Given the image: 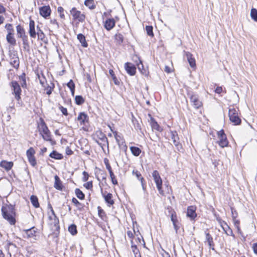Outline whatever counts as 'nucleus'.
<instances>
[{
    "mask_svg": "<svg viewBox=\"0 0 257 257\" xmlns=\"http://www.w3.org/2000/svg\"><path fill=\"white\" fill-rule=\"evenodd\" d=\"M29 34L31 37L35 38L36 32L35 31V22L31 20L29 23Z\"/></svg>",
    "mask_w": 257,
    "mask_h": 257,
    "instance_id": "6ab92c4d",
    "label": "nucleus"
},
{
    "mask_svg": "<svg viewBox=\"0 0 257 257\" xmlns=\"http://www.w3.org/2000/svg\"><path fill=\"white\" fill-rule=\"evenodd\" d=\"M233 223L235 226H239L240 221L239 220L236 219V218L233 219Z\"/></svg>",
    "mask_w": 257,
    "mask_h": 257,
    "instance_id": "774afa93",
    "label": "nucleus"
},
{
    "mask_svg": "<svg viewBox=\"0 0 257 257\" xmlns=\"http://www.w3.org/2000/svg\"><path fill=\"white\" fill-rule=\"evenodd\" d=\"M206 234V240L208 242V244L210 247H213L214 246V243L213 241V238L211 235L209 233H205Z\"/></svg>",
    "mask_w": 257,
    "mask_h": 257,
    "instance_id": "72a5a7b5",
    "label": "nucleus"
},
{
    "mask_svg": "<svg viewBox=\"0 0 257 257\" xmlns=\"http://www.w3.org/2000/svg\"><path fill=\"white\" fill-rule=\"evenodd\" d=\"M72 16L73 20H77L79 22H83L85 19V15L81 11L77 10L76 8H73L70 11Z\"/></svg>",
    "mask_w": 257,
    "mask_h": 257,
    "instance_id": "39448f33",
    "label": "nucleus"
},
{
    "mask_svg": "<svg viewBox=\"0 0 257 257\" xmlns=\"http://www.w3.org/2000/svg\"><path fill=\"white\" fill-rule=\"evenodd\" d=\"M11 86L12 87L13 93L15 94L16 99L19 101L21 99V89L20 85L18 82L13 81L11 83Z\"/></svg>",
    "mask_w": 257,
    "mask_h": 257,
    "instance_id": "6e6552de",
    "label": "nucleus"
},
{
    "mask_svg": "<svg viewBox=\"0 0 257 257\" xmlns=\"http://www.w3.org/2000/svg\"><path fill=\"white\" fill-rule=\"evenodd\" d=\"M58 13L59 14L60 18L62 19H65L64 10L62 7H59L57 9Z\"/></svg>",
    "mask_w": 257,
    "mask_h": 257,
    "instance_id": "a18cd8bd",
    "label": "nucleus"
},
{
    "mask_svg": "<svg viewBox=\"0 0 257 257\" xmlns=\"http://www.w3.org/2000/svg\"><path fill=\"white\" fill-rule=\"evenodd\" d=\"M40 15L45 19H48L51 14V10L49 6H44L39 8Z\"/></svg>",
    "mask_w": 257,
    "mask_h": 257,
    "instance_id": "1a4fd4ad",
    "label": "nucleus"
},
{
    "mask_svg": "<svg viewBox=\"0 0 257 257\" xmlns=\"http://www.w3.org/2000/svg\"><path fill=\"white\" fill-rule=\"evenodd\" d=\"M132 174L134 176H135L138 180L141 181V185L142 186V188L143 190H146V187L145 186V183H144V179L142 176V175L141 173L138 171V170H134L132 172Z\"/></svg>",
    "mask_w": 257,
    "mask_h": 257,
    "instance_id": "a211bd4d",
    "label": "nucleus"
},
{
    "mask_svg": "<svg viewBox=\"0 0 257 257\" xmlns=\"http://www.w3.org/2000/svg\"><path fill=\"white\" fill-rule=\"evenodd\" d=\"M72 202L76 205L80 204V202L77 200V199L74 197L72 198Z\"/></svg>",
    "mask_w": 257,
    "mask_h": 257,
    "instance_id": "338daca9",
    "label": "nucleus"
},
{
    "mask_svg": "<svg viewBox=\"0 0 257 257\" xmlns=\"http://www.w3.org/2000/svg\"><path fill=\"white\" fill-rule=\"evenodd\" d=\"M54 179L55 183L54 187L58 190H62L63 188V185L59 177L57 175H56L55 176Z\"/></svg>",
    "mask_w": 257,
    "mask_h": 257,
    "instance_id": "412c9836",
    "label": "nucleus"
},
{
    "mask_svg": "<svg viewBox=\"0 0 257 257\" xmlns=\"http://www.w3.org/2000/svg\"><path fill=\"white\" fill-rule=\"evenodd\" d=\"M24 232V236L25 237H27L28 238H34V239H36L37 231L35 229L34 227L31 228L29 229L25 230Z\"/></svg>",
    "mask_w": 257,
    "mask_h": 257,
    "instance_id": "4468645a",
    "label": "nucleus"
},
{
    "mask_svg": "<svg viewBox=\"0 0 257 257\" xmlns=\"http://www.w3.org/2000/svg\"><path fill=\"white\" fill-rule=\"evenodd\" d=\"M6 8L3 6V5L0 4V14H3L6 12Z\"/></svg>",
    "mask_w": 257,
    "mask_h": 257,
    "instance_id": "680f3d73",
    "label": "nucleus"
},
{
    "mask_svg": "<svg viewBox=\"0 0 257 257\" xmlns=\"http://www.w3.org/2000/svg\"><path fill=\"white\" fill-rule=\"evenodd\" d=\"M169 134H170L169 137L171 138V140L173 141V143L174 145L179 150V147H181V145L180 144V143H179V138L177 133L176 131H170Z\"/></svg>",
    "mask_w": 257,
    "mask_h": 257,
    "instance_id": "9d476101",
    "label": "nucleus"
},
{
    "mask_svg": "<svg viewBox=\"0 0 257 257\" xmlns=\"http://www.w3.org/2000/svg\"><path fill=\"white\" fill-rule=\"evenodd\" d=\"M66 153L68 155H71L73 154V152L69 148H67L66 149Z\"/></svg>",
    "mask_w": 257,
    "mask_h": 257,
    "instance_id": "0e129e2a",
    "label": "nucleus"
},
{
    "mask_svg": "<svg viewBox=\"0 0 257 257\" xmlns=\"http://www.w3.org/2000/svg\"><path fill=\"white\" fill-rule=\"evenodd\" d=\"M109 173L110 175V177L111 178L112 183L114 185L117 184V181L116 179L115 178V177L113 172L111 171V172H109Z\"/></svg>",
    "mask_w": 257,
    "mask_h": 257,
    "instance_id": "de8ad7c7",
    "label": "nucleus"
},
{
    "mask_svg": "<svg viewBox=\"0 0 257 257\" xmlns=\"http://www.w3.org/2000/svg\"><path fill=\"white\" fill-rule=\"evenodd\" d=\"M109 74L111 75L112 79L116 85H119V81L118 80L116 76H115L114 73L112 69H110L109 70Z\"/></svg>",
    "mask_w": 257,
    "mask_h": 257,
    "instance_id": "e433bc0d",
    "label": "nucleus"
},
{
    "mask_svg": "<svg viewBox=\"0 0 257 257\" xmlns=\"http://www.w3.org/2000/svg\"><path fill=\"white\" fill-rule=\"evenodd\" d=\"M104 163L106 166V169L108 170V172H110L112 171L111 167L109 164V160L107 158H105L104 159Z\"/></svg>",
    "mask_w": 257,
    "mask_h": 257,
    "instance_id": "09e8293b",
    "label": "nucleus"
},
{
    "mask_svg": "<svg viewBox=\"0 0 257 257\" xmlns=\"http://www.w3.org/2000/svg\"><path fill=\"white\" fill-rule=\"evenodd\" d=\"M153 29V27L151 26H147L146 27V30L147 31V33L148 35H149V36H151V37L154 36Z\"/></svg>",
    "mask_w": 257,
    "mask_h": 257,
    "instance_id": "c03bdc74",
    "label": "nucleus"
},
{
    "mask_svg": "<svg viewBox=\"0 0 257 257\" xmlns=\"http://www.w3.org/2000/svg\"><path fill=\"white\" fill-rule=\"evenodd\" d=\"M190 101L196 108H199L202 105V102L199 100L198 96L196 94L191 95Z\"/></svg>",
    "mask_w": 257,
    "mask_h": 257,
    "instance_id": "f8f14e48",
    "label": "nucleus"
},
{
    "mask_svg": "<svg viewBox=\"0 0 257 257\" xmlns=\"http://www.w3.org/2000/svg\"><path fill=\"white\" fill-rule=\"evenodd\" d=\"M171 220L173 223L178 222V220L177 218V215L175 212H173L171 213Z\"/></svg>",
    "mask_w": 257,
    "mask_h": 257,
    "instance_id": "3c124183",
    "label": "nucleus"
},
{
    "mask_svg": "<svg viewBox=\"0 0 257 257\" xmlns=\"http://www.w3.org/2000/svg\"><path fill=\"white\" fill-rule=\"evenodd\" d=\"M124 68L127 73L131 76L135 75L136 72V66L131 63L127 62L124 64Z\"/></svg>",
    "mask_w": 257,
    "mask_h": 257,
    "instance_id": "9b49d317",
    "label": "nucleus"
},
{
    "mask_svg": "<svg viewBox=\"0 0 257 257\" xmlns=\"http://www.w3.org/2000/svg\"><path fill=\"white\" fill-rule=\"evenodd\" d=\"M37 32L36 33V35L38 36V39H40L42 41H44L45 38V35L43 33V31L41 30L39 26H37Z\"/></svg>",
    "mask_w": 257,
    "mask_h": 257,
    "instance_id": "bb28decb",
    "label": "nucleus"
},
{
    "mask_svg": "<svg viewBox=\"0 0 257 257\" xmlns=\"http://www.w3.org/2000/svg\"><path fill=\"white\" fill-rule=\"evenodd\" d=\"M30 200L32 204L35 207L38 208L39 207V203L37 196L35 195H32L30 197Z\"/></svg>",
    "mask_w": 257,
    "mask_h": 257,
    "instance_id": "2f4dec72",
    "label": "nucleus"
},
{
    "mask_svg": "<svg viewBox=\"0 0 257 257\" xmlns=\"http://www.w3.org/2000/svg\"><path fill=\"white\" fill-rule=\"evenodd\" d=\"M59 109L61 110V112L65 115H68L67 110L66 108L63 107L62 106H59Z\"/></svg>",
    "mask_w": 257,
    "mask_h": 257,
    "instance_id": "4d7b16f0",
    "label": "nucleus"
},
{
    "mask_svg": "<svg viewBox=\"0 0 257 257\" xmlns=\"http://www.w3.org/2000/svg\"><path fill=\"white\" fill-rule=\"evenodd\" d=\"M132 249L134 253L135 254V257H137V255L138 253H139V255L140 256V254L139 252V250L138 249L136 245H132Z\"/></svg>",
    "mask_w": 257,
    "mask_h": 257,
    "instance_id": "864d4df0",
    "label": "nucleus"
},
{
    "mask_svg": "<svg viewBox=\"0 0 257 257\" xmlns=\"http://www.w3.org/2000/svg\"><path fill=\"white\" fill-rule=\"evenodd\" d=\"M152 176L160 194L164 195L163 190H162V180L159 172L157 170L154 171L152 173Z\"/></svg>",
    "mask_w": 257,
    "mask_h": 257,
    "instance_id": "20e7f679",
    "label": "nucleus"
},
{
    "mask_svg": "<svg viewBox=\"0 0 257 257\" xmlns=\"http://www.w3.org/2000/svg\"><path fill=\"white\" fill-rule=\"evenodd\" d=\"M84 186L87 189H91L93 187V184L92 181L88 182L84 184Z\"/></svg>",
    "mask_w": 257,
    "mask_h": 257,
    "instance_id": "5fc2aeb1",
    "label": "nucleus"
},
{
    "mask_svg": "<svg viewBox=\"0 0 257 257\" xmlns=\"http://www.w3.org/2000/svg\"><path fill=\"white\" fill-rule=\"evenodd\" d=\"M84 5L90 10H93L95 8L93 0H85Z\"/></svg>",
    "mask_w": 257,
    "mask_h": 257,
    "instance_id": "473e14b6",
    "label": "nucleus"
},
{
    "mask_svg": "<svg viewBox=\"0 0 257 257\" xmlns=\"http://www.w3.org/2000/svg\"><path fill=\"white\" fill-rule=\"evenodd\" d=\"M17 36L18 38H20L21 39L25 38L27 37L26 35L25 31L24 29L20 25H18L16 27Z\"/></svg>",
    "mask_w": 257,
    "mask_h": 257,
    "instance_id": "aec40b11",
    "label": "nucleus"
},
{
    "mask_svg": "<svg viewBox=\"0 0 257 257\" xmlns=\"http://www.w3.org/2000/svg\"><path fill=\"white\" fill-rule=\"evenodd\" d=\"M23 42V45L24 46H28V37H26V38H22V39ZM24 48L26 49V47L24 46Z\"/></svg>",
    "mask_w": 257,
    "mask_h": 257,
    "instance_id": "052dcab7",
    "label": "nucleus"
},
{
    "mask_svg": "<svg viewBox=\"0 0 257 257\" xmlns=\"http://www.w3.org/2000/svg\"><path fill=\"white\" fill-rule=\"evenodd\" d=\"M217 137L218 140L217 143L220 147L224 148L228 146V141L223 130H222L217 132Z\"/></svg>",
    "mask_w": 257,
    "mask_h": 257,
    "instance_id": "423d86ee",
    "label": "nucleus"
},
{
    "mask_svg": "<svg viewBox=\"0 0 257 257\" xmlns=\"http://www.w3.org/2000/svg\"><path fill=\"white\" fill-rule=\"evenodd\" d=\"M232 219L236 218L237 217V212L232 207H231Z\"/></svg>",
    "mask_w": 257,
    "mask_h": 257,
    "instance_id": "13d9d810",
    "label": "nucleus"
},
{
    "mask_svg": "<svg viewBox=\"0 0 257 257\" xmlns=\"http://www.w3.org/2000/svg\"><path fill=\"white\" fill-rule=\"evenodd\" d=\"M250 16L254 21H257V10L255 9H251L250 11Z\"/></svg>",
    "mask_w": 257,
    "mask_h": 257,
    "instance_id": "58836bf2",
    "label": "nucleus"
},
{
    "mask_svg": "<svg viewBox=\"0 0 257 257\" xmlns=\"http://www.w3.org/2000/svg\"><path fill=\"white\" fill-rule=\"evenodd\" d=\"M215 91L216 93L219 94L222 91V88L221 87L218 86L216 87Z\"/></svg>",
    "mask_w": 257,
    "mask_h": 257,
    "instance_id": "69168bd1",
    "label": "nucleus"
},
{
    "mask_svg": "<svg viewBox=\"0 0 257 257\" xmlns=\"http://www.w3.org/2000/svg\"><path fill=\"white\" fill-rule=\"evenodd\" d=\"M96 142L100 146V147L102 149L103 151H104L103 147L105 146V145H106L107 148H108V141H107V143L103 142L102 141H100V140L96 141Z\"/></svg>",
    "mask_w": 257,
    "mask_h": 257,
    "instance_id": "603ef678",
    "label": "nucleus"
},
{
    "mask_svg": "<svg viewBox=\"0 0 257 257\" xmlns=\"http://www.w3.org/2000/svg\"><path fill=\"white\" fill-rule=\"evenodd\" d=\"M187 216L191 220H194L197 216L196 207L193 206H189L187 210Z\"/></svg>",
    "mask_w": 257,
    "mask_h": 257,
    "instance_id": "2eb2a0df",
    "label": "nucleus"
},
{
    "mask_svg": "<svg viewBox=\"0 0 257 257\" xmlns=\"http://www.w3.org/2000/svg\"><path fill=\"white\" fill-rule=\"evenodd\" d=\"M173 224L174 226V228L176 231V232L177 233L178 230L180 228V223L178 221V222L173 223Z\"/></svg>",
    "mask_w": 257,
    "mask_h": 257,
    "instance_id": "bf43d9fd",
    "label": "nucleus"
},
{
    "mask_svg": "<svg viewBox=\"0 0 257 257\" xmlns=\"http://www.w3.org/2000/svg\"><path fill=\"white\" fill-rule=\"evenodd\" d=\"M252 249L253 252L257 254V243H254L252 244Z\"/></svg>",
    "mask_w": 257,
    "mask_h": 257,
    "instance_id": "e2e57ef3",
    "label": "nucleus"
},
{
    "mask_svg": "<svg viewBox=\"0 0 257 257\" xmlns=\"http://www.w3.org/2000/svg\"><path fill=\"white\" fill-rule=\"evenodd\" d=\"M87 118V115L84 112H81L79 113L77 119L80 121L81 124H84L85 121L86 120Z\"/></svg>",
    "mask_w": 257,
    "mask_h": 257,
    "instance_id": "a878e982",
    "label": "nucleus"
},
{
    "mask_svg": "<svg viewBox=\"0 0 257 257\" xmlns=\"http://www.w3.org/2000/svg\"><path fill=\"white\" fill-rule=\"evenodd\" d=\"M217 220L220 224V226L222 227L223 231L225 232V233L229 235L230 234L228 232V230L230 232V234L232 235L233 232L230 229L229 226L224 221L222 220L220 218H217Z\"/></svg>",
    "mask_w": 257,
    "mask_h": 257,
    "instance_id": "ddd939ff",
    "label": "nucleus"
},
{
    "mask_svg": "<svg viewBox=\"0 0 257 257\" xmlns=\"http://www.w3.org/2000/svg\"><path fill=\"white\" fill-rule=\"evenodd\" d=\"M77 39L80 41V42L81 43V44L83 47H87L88 45L86 42L85 37L83 35H82L81 34H78L77 35Z\"/></svg>",
    "mask_w": 257,
    "mask_h": 257,
    "instance_id": "393cba45",
    "label": "nucleus"
},
{
    "mask_svg": "<svg viewBox=\"0 0 257 257\" xmlns=\"http://www.w3.org/2000/svg\"><path fill=\"white\" fill-rule=\"evenodd\" d=\"M130 150L133 155L135 156H139L141 153V150L137 147H131Z\"/></svg>",
    "mask_w": 257,
    "mask_h": 257,
    "instance_id": "cd10ccee",
    "label": "nucleus"
},
{
    "mask_svg": "<svg viewBox=\"0 0 257 257\" xmlns=\"http://www.w3.org/2000/svg\"><path fill=\"white\" fill-rule=\"evenodd\" d=\"M95 136L97 137L98 140L107 143V138L106 136L101 131H97Z\"/></svg>",
    "mask_w": 257,
    "mask_h": 257,
    "instance_id": "b1692460",
    "label": "nucleus"
},
{
    "mask_svg": "<svg viewBox=\"0 0 257 257\" xmlns=\"http://www.w3.org/2000/svg\"><path fill=\"white\" fill-rule=\"evenodd\" d=\"M115 21L113 18L108 19L105 21L104 26L107 30L109 31L115 26Z\"/></svg>",
    "mask_w": 257,
    "mask_h": 257,
    "instance_id": "f3484780",
    "label": "nucleus"
},
{
    "mask_svg": "<svg viewBox=\"0 0 257 257\" xmlns=\"http://www.w3.org/2000/svg\"><path fill=\"white\" fill-rule=\"evenodd\" d=\"M5 28L6 29L8 34H14V30L13 28L12 25L11 24H7L5 25Z\"/></svg>",
    "mask_w": 257,
    "mask_h": 257,
    "instance_id": "a19ab883",
    "label": "nucleus"
},
{
    "mask_svg": "<svg viewBox=\"0 0 257 257\" xmlns=\"http://www.w3.org/2000/svg\"><path fill=\"white\" fill-rule=\"evenodd\" d=\"M68 231L72 235L76 234L77 233L76 225L74 224L70 225L68 227Z\"/></svg>",
    "mask_w": 257,
    "mask_h": 257,
    "instance_id": "f704fd0d",
    "label": "nucleus"
},
{
    "mask_svg": "<svg viewBox=\"0 0 257 257\" xmlns=\"http://www.w3.org/2000/svg\"><path fill=\"white\" fill-rule=\"evenodd\" d=\"M187 61L191 68L196 67V61L191 53L189 52H185Z\"/></svg>",
    "mask_w": 257,
    "mask_h": 257,
    "instance_id": "dca6fc26",
    "label": "nucleus"
},
{
    "mask_svg": "<svg viewBox=\"0 0 257 257\" xmlns=\"http://www.w3.org/2000/svg\"><path fill=\"white\" fill-rule=\"evenodd\" d=\"M50 157L57 160H61L63 158V155L61 154H60L55 151L50 153Z\"/></svg>",
    "mask_w": 257,
    "mask_h": 257,
    "instance_id": "7c9ffc66",
    "label": "nucleus"
},
{
    "mask_svg": "<svg viewBox=\"0 0 257 257\" xmlns=\"http://www.w3.org/2000/svg\"><path fill=\"white\" fill-rule=\"evenodd\" d=\"M115 42L117 45H121L123 41V37L121 34H116L114 36Z\"/></svg>",
    "mask_w": 257,
    "mask_h": 257,
    "instance_id": "c85d7f7f",
    "label": "nucleus"
},
{
    "mask_svg": "<svg viewBox=\"0 0 257 257\" xmlns=\"http://www.w3.org/2000/svg\"><path fill=\"white\" fill-rule=\"evenodd\" d=\"M30 163L33 166H35L36 165V160L35 156L30 157L28 158Z\"/></svg>",
    "mask_w": 257,
    "mask_h": 257,
    "instance_id": "8fccbe9b",
    "label": "nucleus"
},
{
    "mask_svg": "<svg viewBox=\"0 0 257 257\" xmlns=\"http://www.w3.org/2000/svg\"><path fill=\"white\" fill-rule=\"evenodd\" d=\"M104 198L106 202H107L109 205L113 204L114 201L112 200V195L111 193H108L106 195H104Z\"/></svg>",
    "mask_w": 257,
    "mask_h": 257,
    "instance_id": "c756f323",
    "label": "nucleus"
},
{
    "mask_svg": "<svg viewBox=\"0 0 257 257\" xmlns=\"http://www.w3.org/2000/svg\"><path fill=\"white\" fill-rule=\"evenodd\" d=\"M76 103L78 105H81L84 102V98L80 95H77L75 98Z\"/></svg>",
    "mask_w": 257,
    "mask_h": 257,
    "instance_id": "79ce46f5",
    "label": "nucleus"
},
{
    "mask_svg": "<svg viewBox=\"0 0 257 257\" xmlns=\"http://www.w3.org/2000/svg\"><path fill=\"white\" fill-rule=\"evenodd\" d=\"M38 127L40 135L44 140L49 142L52 141L51 133L43 120H41Z\"/></svg>",
    "mask_w": 257,
    "mask_h": 257,
    "instance_id": "f03ea898",
    "label": "nucleus"
},
{
    "mask_svg": "<svg viewBox=\"0 0 257 257\" xmlns=\"http://www.w3.org/2000/svg\"><path fill=\"white\" fill-rule=\"evenodd\" d=\"M10 64L15 68L18 69L19 67L20 61L17 52L15 51H11L9 54Z\"/></svg>",
    "mask_w": 257,
    "mask_h": 257,
    "instance_id": "0eeeda50",
    "label": "nucleus"
},
{
    "mask_svg": "<svg viewBox=\"0 0 257 257\" xmlns=\"http://www.w3.org/2000/svg\"><path fill=\"white\" fill-rule=\"evenodd\" d=\"M75 193L76 195V196L81 200H83L84 198V194L79 189H76L75 190Z\"/></svg>",
    "mask_w": 257,
    "mask_h": 257,
    "instance_id": "c9c22d12",
    "label": "nucleus"
},
{
    "mask_svg": "<svg viewBox=\"0 0 257 257\" xmlns=\"http://www.w3.org/2000/svg\"><path fill=\"white\" fill-rule=\"evenodd\" d=\"M83 177L82 178V180L83 182H86L88 180V178H89V174H88L87 172H85V171H84L83 172Z\"/></svg>",
    "mask_w": 257,
    "mask_h": 257,
    "instance_id": "6e6d98bb",
    "label": "nucleus"
},
{
    "mask_svg": "<svg viewBox=\"0 0 257 257\" xmlns=\"http://www.w3.org/2000/svg\"><path fill=\"white\" fill-rule=\"evenodd\" d=\"M115 139L118 145L119 146L123 145L124 143V140L120 135H118L117 136H116V138H115Z\"/></svg>",
    "mask_w": 257,
    "mask_h": 257,
    "instance_id": "ea45409f",
    "label": "nucleus"
},
{
    "mask_svg": "<svg viewBox=\"0 0 257 257\" xmlns=\"http://www.w3.org/2000/svg\"><path fill=\"white\" fill-rule=\"evenodd\" d=\"M0 166L2 168H5L7 171H9L12 168L13 166V163L12 162L3 161L1 162Z\"/></svg>",
    "mask_w": 257,
    "mask_h": 257,
    "instance_id": "5701e85b",
    "label": "nucleus"
},
{
    "mask_svg": "<svg viewBox=\"0 0 257 257\" xmlns=\"http://www.w3.org/2000/svg\"><path fill=\"white\" fill-rule=\"evenodd\" d=\"M20 80V83L21 86L23 88H26L27 86L26 81L25 79V74L23 73L22 75L19 77Z\"/></svg>",
    "mask_w": 257,
    "mask_h": 257,
    "instance_id": "4c0bfd02",
    "label": "nucleus"
},
{
    "mask_svg": "<svg viewBox=\"0 0 257 257\" xmlns=\"http://www.w3.org/2000/svg\"><path fill=\"white\" fill-rule=\"evenodd\" d=\"M2 212L3 217L8 220L11 224L15 223V212L13 206L11 205L3 206L2 207Z\"/></svg>",
    "mask_w": 257,
    "mask_h": 257,
    "instance_id": "f257e3e1",
    "label": "nucleus"
},
{
    "mask_svg": "<svg viewBox=\"0 0 257 257\" xmlns=\"http://www.w3.org/2000/svg\"><path fill=\"white\" fill-rule=\"evenodd\" d=\"M6 40L10 45L15 46L16 45V40L14 37V34H7L6 36Z\"/></svg>",
    "mask_w": 257,
    "mask_h": 257,
    "instance_id": "4be33fe9",
    "label": "nucleus"
},
{
    "mask_svg": "<svg viewBox=\"0 0 257 257\" xmlns=\"http://www.w3.org/2000/svg\"><path fill=\"white\" fill-rule=\"evenodd\" d=\"M228 115L230 120L234 124L238 125L241 123V119L238 116V110L234 108L229 109Z\"/></svg>",
    "mask_w": 257,
    "mask_h": 257,
    "instance_id": "7ed1b4c3",
    "label": "nucleus"
},
{
    "mask_svg": "<svg viewBox=\"0 0 257 257\" xmlns=\"http://www.w3.org/2000/svg\"><path fill=\"white\" fill-rule=\"evenodd\" d=\"M35 153V151L34 149L33 148L31 147L27 151V156L28 158L30 157L34 156Z\"/></svg>",
    "mask_w": 257,
    "mask_h": 257,
    "instance_id": "49530a36",
    "label": "nucleus"
},
{
    "mask_svg": "<svg viewBox=\"0 0 257 257\" xmlns=\"http://www.w3.org/2000/svg\"><path fill=\"white\" fill-rule=\"evenodd\" d=\"M67 86L70 88L72 95H73L74 94V91H75V85L72 80H70L68 83H67Z\"/></svg>",
    "mask_w": 257,
    "mask_h": 257,
    "instance_id": "37998d69",
    "label": "nucleus"
}]
</instances>
